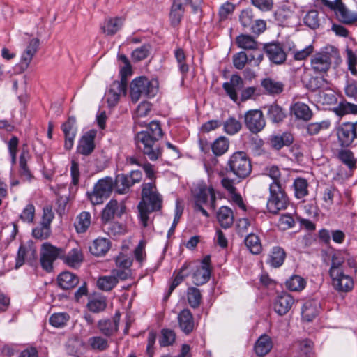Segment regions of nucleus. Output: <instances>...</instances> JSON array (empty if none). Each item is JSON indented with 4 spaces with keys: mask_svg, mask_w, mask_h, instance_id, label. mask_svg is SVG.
I'll return each mask as SVG.
<instances>
[{
    "mask_svg": "<svg viewBox=\"0 0 357 357\" xmlns=\"http://www.w3.org/2000/svg\"><path fill=\"white\" fill-rule=\"evenodd\" d=\"M163 136V132L159 121L150 122L146 130L139 132L135 137L137 149L150 160L155 161L162 155V149L158 143Z\"/></svg>",
    "mask_w": 357,
    "mask_h": 357,
    "instance_id": "obj_1",
    "label": "nucleus"
},
{
    "mask_svg": "<svg viewBox=\"0 0 357 357\" xmlns=\"http://www.w3.org/2000/svg\"><path fill=\"white\" fill-rule=\"evenodd\" d=\"M141 197L137 208L142 225L144 227H146L150 219L149 215L162 209L163 199L154 181L144 183L142 185Z\"/></svg>",
    "mask_w": 357,
    "mask_h": 357,
    "instance_id": "obj_2",
    "label": "nucleus"
},
{
    "mask_svg": "<svg viewBox=\"0 0 357 357\" xmlns=\"http://www.w3.org/2000/svg\"><path fill=\"white\" fill-rule=\"evenodd\" d=\"M225 170L240 179H244L251 173V161L245 152L236 151L229 158Z\"/></svg>",
    "mask_w": 357,
    "mask_h": 357,
    "instance_id": "obj_3",
    "label": "nucleus"
},
{
    "mask_svg": "<svg viewBox=\"0 0 357 357\" xmlns=\"http://www.w3.org/2000/svg\"><path fill=\"white\" fill-rule=\"evenodd\" d=\"M340 59L338 50L333 47H326L311 57V68L315 73H326L330 69L332 61Z\"/></svg>",
    "mask_w": 357,
    "mask_h": 357,
    "instance_id": "obj_4",
    "label": "nucleus"
},
{
    "mask_svg": "<svg viewBox=\"0 0 357 357\" xmlns=\"http://www.w3.org/2000/svg\"><path fill=\"white\" fill-rule=\"evenodd\" d=\"M157 91V82L145 77H137L130 84V96L133 102H137L142 96L153 97Z\"/></svg>",
    "mask_w": 357,
    "mask_h": 357,
    "instance_id": "obj_5",
    "label": "nucleus"
},
{
    "mask_svg": "<svg viewBox=\"0 0 357 357\" xmlns=\"http://www.w3.org/2000/svg\"><path fill=\"white\" fill-rule=\"evenodd\" d=\"M270 197L267 202V208L270 213L276 214L280 210L285 209L288 204V198L279 183L275 182L269 186Z\"/></svg>",
    "mask_w": 357,
    "mask_h": 357,
    "instance_id": "obj_6",
    "label": "nucleus"
},
{
    "mask_svg": "<svg viewBox=\"0 0 357 357\" xmlns=\"http://www.w3.org/2000/svg\"><path fill=\"white\" fill-rule=\"evenodd\" d=\"M114 189V180L107 176L98 181L91 192H87L89 199L93 205L101 204L107 199Z\"/></svg>",
    "mask_w": 357,
    "mask_h": 357,
    "instance_id": "obj_7",
    "label": "nucleus"
},
{
    "mask_svg": "<svg viewBox=\"0 0 357 357\" xmlns=\"http://www.w3.org/2000/svg\"><path fill=\"white\" fill-rule=\"evenodd\" d=\"M202 2L203 0H174L169 14L172 24L176 26L181 22L184 13L183 3L189 4L192 7L193 13H199L202 15ZM199 17H201V16Z\"/></svg>",
    "mask_w": 357,
    "mask_h": 357,
    "instance_id": "obj_8",
    "label": "nucleus"
},
{
    "mask_svg": "<svg viewBox=\"0 0 357 357\" xmlns=\"http://www.w3.org/2000/svg\"><path fill=\"white\" fill-rule=\"evenodd\" d=\"M239 21L244 29L249 30L255 34H260L266 27V23L263 20H255L252 9L243 10L239 15Z\"/></svg>",
    "mask_w": 357,
    "mask_h": 357,
    "instance_id": "obj_9",
    "label": "nucleus"
},
{
    "mask_svg": "<svg viewBox=\"0 0 357 357\" xmlns=\"http://www.w3.org/2000/svg\"><path fill=\"white\" fill-rule=\"evenodd\" d=\"M63 252L61 248L53 246L49 243H44L40 250V264L47 272H51L53 269V262L61 257Z\"/></svg>",
    "mask_w": 357,
    "mask_h": 357,
    "instance_id": "obj_10",
    "label": "nucleus"
},
{
    "mask_svg": "<svg viewBox=\"0 0 357 357\" xmlns=\"http://www.w3.org/2000/svg\"><path fill=\"white\" fill-rule=\"evenodd\" d=\"M244 122L246 128L255 134L261 131L266 125L263 113L259 109L248 111L244 115Z\"/></svg>",
    "mask_w": 357,
    "mask_h": 357,
    "instance_id": "obj_11",
    "label": "nucleus"
},
{
    "mask_svg": "<svg viewBox=\"0 0 357 357\" xmlns=\"http://www.w3.org/2000/svg\"><path fill=\"white\" fill-rule=\"evenodd\" d=\"M277 23L282 26H293L296 22V15L290 6L282 5L274 13Z\"/></svg>",
    "mask_w": 357,
    "mask_h": 357,
    "instance_id": "obj_12",
    "label": "nucleus"
},
{
    "mask_svg": "<svg viewBox=\"0 0 357 357\" xmlns=\"http://www.w3.org/2000/svg\"><path fill=\"white\" fill-rule=\"evenodd\" d=\"M195 204H206L210 198V207L215 209V194L212 188H207L204 184H198L193 190Z\"/></svg>",
    "mask_w": 357,
    "mask_h": 357,
    "instance_id": "obj_13",
    "label": "nucleus"
},
{
    "mask_svg": "<svg viewBox=\"0 0 357 357\" xmlns=\"http://www.w3.org/2000/svg\"><path fill=\"white\" fill-rule=\"evenodd\" d=\"M96 131L90 130L85 132L79 140L77 152L85 156L91 155L95 149Z\"/></svg>",
    "mask_w": 357,
    "mask_h": 357,
    "instance_id": "obj_14",
    "label": "nucleus"
},
{
    "mask_svg": "<svg viewBox=\"0 0 357 357\" xmlns=\"http://www.w3.org/2000/svg\"><path fill=\"white\" fill-rule=\"evenodd\" d=\"M269 60L275 64H282L287 59V52L279 43H269L264 46Z\"/></svg>",
    "mask_w": 357,
    "mask_h": 357,
    "instance_id": "obj_15",
    "label": "nucleus"
},
{
    "mask_svg": "<svg viewBox=\"0 0 357 357\" xmlns=\"http://www.w3.org/2000/svg\"><path fill=\"white\" fill-rule=\"evenodd\" d=\"M354 135L351 122L342 123L337 130V138L342 147H348L353 143L356 139Z\"/></svg>",
    "mask_w": 357,
    "mask_h": 357,
    "instance_id": "obj_16",
    "label": "nucleus"
},
{
    "mask_svg": "<svg viewBox=\"0 0 357 357\" xmlns=\"http://www.w3.org/2000/svg\"><path fill=\"white\" fill-rule=\"evenodd\" d=\"M126 89L127 82L125 79L113 82L107 94V100L109 105H116L119 100L121 95L126 94Z\"/></svg>",
    "mask_w": 357,
    "mask_h": 357,
    "instance_id": "obj_17",
    "label": "nucleus"
},
{
    "mask_svg": "<svg viewBox=\"0 0 357 357\" xmlns=\"http://www.w3.org/2000/svg\"><path fill=\"white\" fill-rule=\"evenodd\" d=\"M76 119L74 116H70L68 120L61 126V129L65 135V149L70 150L74 144V139L76 135Z\"/></svg>",
    "mask_w": 357,
    "mask_h": 357,
    "instance_id": "obj_18",
    "label": "nucleus"
},
{
    "mask_svg": "<svg viewBox=\"0 0 357 357\" xmlns=\"http://www.w3.org/2000/svg\"><path fill=\"white\" fill-rule=\"evenodd\" d=\"M333 281V287L340 293H347L352 290L354 287V281L351 277L344 274V272H340L337 276H331Z\"/></svg>",
    "mask_w": 357,
    "mask_h": 357,
    "instance_id": "obj_19",
    "label": "nucleus"
},
{
    "mask_svg": "<svg viewBox=\"0 0 357 357\" xmlns=\"http://www.w3.org/2000/svg\"><path fill=\"white\" fill-rule=\"evenodd\" d=\"M243 87V79L238 75H232L230 81L225 82L222 88L229 98L234 102L238 100L237 91L241 90Z\"/></svg>",
    "mask_w": 357,
    "mask_h": 357,
    "instance_id": "obj_20",
    "label": "nucleus"
},
{
    "mask_svg": "<svg viewBox=\"0 0 357 357\" xmlns=\"http://www.w3.org/2000/svg\"><path fill=\"white\" fill-rule=\"evenodd\" d=\"M294 303V298L287 293L278 295L274 302L275 312L280 316L286 314Z\"/></svg>",
    "mask_w": 357,
    "mask_h": 357,
    "instance_id": "obj_21",
    "label": "nucleus"
},
{
    "mask_svg": "<svg viewBox=\"0 0 357 357\" xmlns=\"http://www.w3.org/2000/svg\"><path fill=\"white\" fill-rule=\"evenodd\" d=\"M119 314H115L112 319L100 320L98 323V328L100 333L106 337L114 335L119 329Z\"/></svg>",
    "mask_w": 357,
    "mask_h": 357,
    "instance_id": "obj_22",
    "label": "nucleus"
},
{
    "mask_svg": "<svg viewBox=\"0 0 357 357\" xmlns=\"http://www.w3.org/2000/svg\"><path fill=\"white\" fill-rule=\"evenodd\" d=\"M125 211V206L121 205L120 207L116 200L112 199L105 206L102 213V220L107 222L112 219L116 215L121 216Z\"/></svg>",
    "mask_w": 357,
    "mask_h": 357,
    "instance_id": "obj_23",
    "label": "nucleus"
},
{
    "mask_svg": "<svg viewBox=\"0 0 357 357\" xmlns=\"http://www.w3.org/2000/svg\"><path fill=\"white\" fill-rule=\"evenodd\" d=\"M178 321L181 330L189 335L195 328V321L192 314L188 309H184L178 315Z\"/></svg>",
    "mask_w": 357,
    "mask_h": 357,
    "instance_id": "obj_24",
    "label": "nucleus"
},
{
    "mask_svg": "<svg viewBox=\"0 0 357 357\" xmlns=\"http://www.w3.org/2000/svg\"><path fill=\"white\" fill-rule=\"evenodd\" d=\"M40 41L38 38H33L30 40L28 46L21 56V67L26 69L31 61L33 56L37 52L39 47Z\"/></svg>",
    "mask_w": 357,
    "mask_h": 357,
    "instance_id": "obj_25",
    "label": "nucleus"
},
{
    "mask_svg": "<svg viewBox=\"0 0 357 357\" xmlns=\"http://www.w3.org/2000/svg\"><path fill=\"white\" fill-rule=\"evenodd\" d=\"M190 274V264L185 263L172 280L167 294L164 296V301H167L168 300L173 291L184 280L185 278L188 277Z\"/></svg>",
    "mask_w": 357,
    "mask_h": 357,
    "instance_id": "obj_26",
    "label": "nucleus"
},
{
    "mask_svg": "<svg viewBox=\"0 0 357 357\" xmlns=\"http://www.w3.org/2000/svg\"><path fill=\"white\" fill-rule=\"evenodd\" d=\"M261 86L266 94L276 96L280 94L284 90V84L272 78L266 77L261 80Z\"/></svg>",
    "mask_w": 357,
    "mask_h": 357,
    "instance_id": "obj_27",
    "label": "nucleus"
},
{
    "mask_svg": "<svg viewBox=\"0 0 357 357\" xmlns=\"http://www.w3.org/2000/svg\"><path fill=\"white\" fill-rule=\"evenodd\" d=\"M269 142L273 149L280 150L283 146H288L294 142L293 135L290 132H283L281 135H272L269 137Z\"/></svg>",
    "mask_w": 357,
    "mask_h": 357,
    "instance_id": "obj_28",
    "label": "nucleus"
},
{
    "mask_svg": "<svg viewBox=\"0 0 357 357\" xmlns=\"http://www.w3.org/2000/svg\"><path fill=\"white\" fill-rule=\"evenodd\" d=\"M338 20L346 24H351L357 22V13L349 10L341 1L335 12Z\"/></svg>",
    "mask_w": 357,
    "mask_h": 357,
    "instance_id": "obj_29",
    "label": "nucleus"
},
{
    "mask_svg": "<svg viewBox=\"0 0 357 357\" xmlns=\"http://www.w3.org/2000/svg\"><path fill=\"white\" fill-rule=\"evenodd\" d=\"M123 24V19L122 17H109L105 20L104 24L101 26V29L105 35L113 36L121 29Z\"/></svg>",
    "mask_w": 357,
    "mask_h": 357,
    "instance_id": "obj_30",
    "label": "nucleus"
},
{
    "mask_svg": "<svg viewBox=\"0 0 357 357\" xmlns=\"http://www.w3.org/2000/svg\"><path fill=\"white\" fill-rule=\"evenodd\" d=\"M273 347L271 338L266 334L261 335L255 344V351L258 356L263 357L270 352Z\"/></svg>",
    "mask_w": 357,
    "mask_h": 357,
    "instance_id": "obj_31",
    "label": "nucleus"
},
{
    "mask_svg": "<svg viewBox=\"0 0 357 357\" xmlns=\"http://www.w3.org/2000/svg\"><path fill=\"white\" fill-rule=\"evenodd\" d=\"M319 303L315 300L307 301L302 308V317L304 320L312 321L318 314Z\"/></svg>",
    "mask_w": 357,
    "mask_h": 357,
    "instance_id": "obj_32",
    "label": "nucleus"
},
{
    "mask_svg": "<svg viewBox=\"0 0 357 357\" xmlns=\"http://www.w3.org/2000/svg\"><path fill=\"white\" fill-rule=\"evenodd\" d=\"M286 258L284 250L279 246L273 247L270 251L267 263L273 268L280 267Z\"/></svg>",
    "mask_w": 357,
    "mask_h": 357,
    "instance_id": "obj_33",
    "label": "nucleus"
},
{
    "mask_svg": "<svg viewBox=\"0 0 357 357\" xmlns=\"http://www.w3.org/2000/svg\"><path fill=\"white\" fill-rule=\"evenodd\" d=\"M57 281L61 288L63 289H70L78 284L79 278L76 275L69 271H64L59 275Z\"/></svg>",
    "mask_w": 357,
    "mask_h": 357,
    "instance_id": "obj_34",
    "label": "nucleus"
},
{
    "mask_svg": "<svg viewBox=\"0 0 357 357\" xmlns=\"http://www.w3.org/2000/svg\"><path fill=\"white\" fill-rule=\"evenodd\" d=\"M110 241L106 238H98L95 239L89 247V250L93 255L100 257L105 255L110 249Z\"/></svg>",
    "mask_w": 357,
    "mask_h": 357,
    "instance_id": "obj_35",
    "label": "nucleus"
},
{
    "mask_svg": "<svg viewBox=\"0 0 357 357\" xmlns=\"http://www.w3.org/2000/svg\"><path fill=\"white\" fill-rule=\"evenodd\" d=\"M132 186L128 174H119L116 176L114 181V189L116 193L119 195L126 194Z\"/></svg>",
    "mask_w": 357,
    "mask_h": 357,
    "instance_id": "obj_36",
    "label": "nucleus"
},
{
    "mask_svg": "<svg viewBox=\"0 0 357 357\" xmlns=\"http://www.w3.org/2000/svg\"><path fill=\"white\" fill-rule=\"evenodd\" d=\"M291 112L298 119L307 121L312 116V112L307 105L302 102H296L291 107Z\"/></svg>",
    "mask_w": 357,
    "mask_h": 357,
    "instance_id": "obj_37",
    "label": "nucleus"
},
{
    "mask_svg": "<svg viewBox=\"0 0 357 357\" xmlns=\"http://www.w3.org/2000/svg\"><path fill=\"white\" fill-rule=\"evenodd\" d=\"M217 218L221 227L225 229H227L233 224V212L227 206H222L218 211Z\"/></svg>",
    "mask_w": 357,
    "mask_h": 357,
    "instance_id": "obj_38",
    "label": "nucleus"
},
{
    "mask_svg": "<svg viewBox=\"0 0 357 357\" xmlns=\"http://www.w3.org/2000/svg\"><path fill=\"white\" fill-rule=\"evenodd\" d=\"M267 109V117L273 123H279L286 117L284 109L277 104H272L264 107Z\"/></svg>",
    "mask_w": 357,
    "mask_h": 357,
    "instance_id": "obj_39",
    "label": "nucleus"
},
{
    "mask_svg": "<svg viewBox=\"0 0 357 357\" xmlns=\"http://www.w3.org/2000/svg\"><path fill=\"white\" fill-rule=\"evenodd\" d=\"M244 242L247 248L252 254L258 255L261 252L262 245L259 237L257 235L250 233L246 235Z\"/></svg>",
    "mask_w": 357,
    "mask_h": 357,
    "instance_id": "obj_40",
    "label": "nucleus"
},
{
    "mask_svg": "<svg viewBox=\"0 0 357 357\" xmlns=\"http://www.w3.org/2000/svg\"><path fill=\"white\" fill-rule=\"evenodd\" d=\"M91 225V214L89 212L83 211L77 215L74 223L77 233L85 232Z\"/></svg>",
    "mask_w": 357,
    "mask_h": 357,
    "instance_id": "obj_41",
    "label": "nucleus"
},
{
    "mask_svg": "<svg viewBox=\"0 0 357 357\" xmlns=\"http://www.w3.org/2000/svg\"><path fill=\"white\" fill-rule=\"evenodd\" d=\"M82 261V253L81 250L77 248L72 249L64 257L65 263L68 266L73 268L79 266Z\"/></svg>",
    "mask_w": 357,
    "mask_h": 357,
    "instance_id": "obj_42",
    "label": "nucleus"
},
{
    "mask_svg": "<svg viewBox=\"0 0 357 357\" xmlns=\"http://www.w3.org/2000/svg\"><path fill=\"white\" fill-rule=\"evenodd\" d=\"M211 269L197 267L192 275V282L197 285L206 284L210 279Z\"/></svg>",
    "mask_w": 357,
    "mask_h": 357,
    "instance_id": "obj_43",
    "label": "nucleus"
},
{
    "mask_svg": "<svg viewBox=\"0 0 357 357\" xmlns=\"http://www.w3.org/2000/svg\"><path fill=\"white\" fill-rule=\"evenodd\" d=\"M29 158V151L27 150L23 149L20 155V174L22 177L26 180H31L33 177L32 174L27 165V160Z\"/></svg>",
    "mask_w": 357,
    "mask_h": 357,
    "instance_id": "obj_44",
    "label": "nucleus"
},
{
    "mask_svg": "<svg viewBox=\"0 0 357 357\" xmlns=\"http://www.w3.org/2000/svg\"><path fill=\"white\" fill-rule=\"evenodd\" d=\"M293 187L297 199H302L308 195V183L305 178H296L294 181Z\"/></svg>",
    "mask_w": 357,
    "mask_h": 357,
    "instance_id": "obj_45",
    "label": "nucleus"
},
{
    "mask_svg": "<svg viewBox=\"0 0 357 357\" xmlns=\"http://www.w3.org/2000/svg\"><path fill=\"white\" fill-rule=\"evenodd\" d=\"M223 130L229 135L238 133L242 128L241 123L234 116L229 117L222 123Z\"/></svg>",
    "mask_w": 357,
    "mask_h": 357,
    "instance_id": "obj_46",
    "label": "nucleus"
},
{
    "mask_svg": "<svg viewBox=\"0 0 357 357\" xmlns=\"http://www.w3.org/2000/svg\"><path fill=\"white\" fill-rule=\"evenodd\" d=\"M333 112L339 116H342L348 114H356L357 105L347 101H342L333 109Z\"/></svg>",
    "mask_w": 357,
    "mask_h": 357,
    "instance_id": "obj_47",
    "label": "nucleus"
},
{
    "mask_svg": "<svg viewBox=\"0 0 357 357\" xmlns=\"http://www.w3.org/2000/svg\"><path fill=\"white\" fill-rule=\"evenodd\" d=\"M287 288L292 291H300L305 287L306 282L302 277L294 275L286 282Z\"/></svg>",
    "mask_w": 357,
    "mask_h": 357,
    "instance_id": "obj_48",
    "label": "nucleus"
},
{
    "mask_svg": "<svg viewBox=\"0 0 357 357\" xmlns=\"http://www.w3.org/2000/svg\"><path fill=\"white\" fill-rule=\"evenodd\" d=\"M304 24L312 29H316L320 26V18L317 10H309L303 17Z\"/></svg>",
    "mask_w": 357,
    "mask_h": 357,
    "instance_id": "obj_49",
    "label": "nucleus"
},
{
    "mask_svg": "<svg viewBox=\"0 0 357 357\" xmlns=\"http://www.w3.org/2000/svg\"><path fill=\"white\" fill-rule=\"evenodd\" d=\"M229 142L225 137H218L211 146L212 151L216 156L223 155L229 149Z\"/></svg>",
    "mask_w": 357,
    "mask_h": 357,
    "instance_id": "obj_50",
    "label": "nucleus"
},
{
    "mask_svg": "<svg viewBox=\"0 0 357 357\" xmlns=\"http://www.w3.org/2000/svg\"><path fill=\"white\" fill-rule=\"evenodd\" d=\"M238 46L244 50H255L257 49V43L249 35L242 34L236 39Z\"/></svg>",
    "mask_w": 357,
    "mask_h": 357,
    "instance_id": "obj_51",
    "label": "nucleus"
},
{
    "mask_svg": "<svg viewBox=\"0 0 357 357\" xmlns=\"http://www.w3.org/2000/svg\"><path fill=\"white\" fill-rule=\"evenodd\" d=\"M117 284V280L112 274L110 275L101 276L97 281L98 287L103 291L112 290Z\"/></svg>",
    "mask_w": 357,
    "mask_h": 357,
    "instance_id": "obj_52",
    "label": "nucleus"
},
{
    "mask_svg": "<svg viewBox=\"0 0 357 357\" xmlns=\"http://www.w3.org/2000/svg\"><path fill=\"white\" fill-rule=\"evenodd\" d=\"M178 70L183 75H185L189 70V66L186 63V56L183 49L177 48L174 51Z\"/></svg>",
    "mask_w": 357,
    "mask_h": 357,
    "instance_id": "obj_53",
    "label": "nucleus"
},
{
    "mask_svg": "<svg viewBox=\"0 0 357 357\" xmlns=\"http://www.w3.org/2000/svg\"><path fill=\"white\" fill-rule=\"evenodd\" d=\"M188 301L190 307L192 308H197L199 306L202 295L199 289L196 287H190L187 291Z\"/></svg>",
    "mask_w": 357,
    "mask_h": 357,
    "instance_id": "obj_54",
    "label": "nucleus"
},
{
    "mask_svg": "<svg viewBox=\"0 0 357 357\" xmlns=\"http://www.w3.org/2000/svg\"><path fill=\"white\" fill-rule=\"evenodd\" d=\"M88 343L93 350L102 351L109 347V343L107 339L101 336H93L88 340Z\"/></svg>",
    "mask_w": 357,
    "mask_h": 357,
    "instance_id": "obj_55",
    "label": "nucleus"
},
{
    "mask_svg": "<svg viewBox=\"0 0 357 357\" xmlns=\"http://www.w3.org/2000/svg\"><path fill=\"white\" fill-rule=\"evenodd\" d=\"M70 319V316L68 313L61 312L54 313L50 317V323L52 326L56 328H62L66 325Z\"/></svg>",
    "mask_w": 357,
    "mask_h": 357,
    "instance_id": "obj_56",
    "label": "nucleus"
},
{
    "mask_svg": "<svg viewBox=\"0 0 357 357\" xmlns=\"http://www.w3.org/2000/svg\"><path fill=\"white\" fill-rule=\"evenodd\" d=\"M176 340L175 332L169 328H163L161 331V337L159 340L161 347L172 345Z\"/></svg>",
    "mask_w": 357,
    "mask_h": 357,
    "instance_id": "obj_57",
    "label": "nucleus"
},
{
    "mask_svg": "<svg viewBox=\"0 0 357 357\" xmlns=\"http://www.w3.org/2000/svg\"><path fill=\"white\" fill-rule=\"evenodd\" d=\"M51 234L50 227L41 224L32 230V235L36 239L45 240L47 239Z\"/></svg>",
    "mask_w": 357,
    "mask_h": 357,
    "instance_id": "obj_58",
    "label": "nucleus"
},
{
    "mask_svg": "<svg viewBox=\"0 0 357 357\" xmlns=\"http://www.w3.org/2000/svg\"><path fill=\"white\" fill-rule=\"evenodd\" d=\"M89 310L94 313H98L105 310L107 302L104 298H93L87 304Z\"/></svg>",
    "mask_w": 357,
    "mask_h": 357,
    "instance_id": "obj_59",
    "label": "nucleus"
},
{
    "mask_svg": "<svg viewBox=\"0 0 357 357\" xmlns=\"http://www.w3.org/2000/svg\"><path fill=\"white\" fill-rule=\"evenodd\" d=\"M331 123L329 121L311 123L307 126V132L310 135H315L321 130L328 129Z\"/></svg>",
    "mask_w": 357,
    "mask_h": 357,
    "instance_id": "obj_60",
    "label": "nucleus"
},
{
    "mask_svg": "<svg viewBox=\"0 0 357 357\" xmlns=\"http://www.w3.org/2000/svg\"><path fill=\"white\" fill-rule=\"evenodd\" d=\"M344 259L338 255H334L332 257L331 266L329 270L330 276H337L340 272H344L342 266Z\"/></svg>",
    "mask_w": 357,
    "mask_h": 357,
    "instance_id": "obj_61",
    "label": "nucleus"
},
{
    "mask_svg": "<svg viewBox=\"0 0 357 357\" xmlns=\"http://www.w3.org/2000/svg\"><path fill=\"white\" fill-rule=\"evenodd\" d=\"M248 54L243 51L234 54L232 56L234 66L238 70H242L248 62Z\"/></svg>",
    "mask_w": 357,
    "mask_h": 357,
    "instance_id": "obj_62",
    "label": "nucleus"
},
{
    "mask_svg": "<svg viewBox=\"0 0 357 357\" xmlns=\"http://www.w3.org/2000/svg\"><path fill=\"white\" fill-rule=\"evenodd\" d=\"M338 158L350 168L355 165L354 154L349 149H341L338 153Z\"/></svg>",
    "mask_w": 357,
    "mask_h": 357,
    "instance_id": "obj_63",
    "label": "nucleus"
},
{
    "mask_svg": "<svg viewBox=\"0 0 357 357\" xmlns=\"http://www.w3.org/2000/svg\"><path fill=\"white\" fill-rule=\"evenodd\" d=\"M150 52V45H143L140 47L136 48L132 53V58L135 61H139L145 59Z\"/></svg>",
    "mask_w": 357,
    "mask_h": 357,
    "instance_id": "obj_64",
    "label": "nucleus"
}]
</instances>
